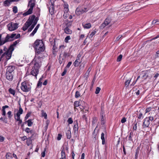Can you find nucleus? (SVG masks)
Segmentation results:
<instances>
[{
	"mask_svg": "<svg viewBox=\"0 0 159 159\" xmlns=\"http://www.w3.org/2000/svg\"><path fill=\"white\" fill-rule=\"evenodd\" d=\"M65 46L64 45H61L59 47V51H61V52L62 51V50L64 49L65 48Z\"/></svg>",
	"mask_w": 159,
	"mask_h": 159,
	"instance_id": "obj_52",
	"label": "nucleus"
},
{
	"mask_svg": "<svg viewBox=\"0 0 159 159\" xmlns=\"http://www.w3.org/2000/svg\"><path fill=\"white\" fill-rule=\"evenodd\" d=\"M70 39V36H68L66 37L65 39V41L66 43H68V41Z\"/></svg>",
	"mask_w": 159,
	"mask_h": 159,
	"instance_id": "obj_47",
	"label": "nucleus"
},
{
	"mask_svg": "<svg viewBox=\"0 0 159 159\" xmlns=\"http://www.w3.org/2000/svg\"><path fill=\"white\" fill-rule=\"evenodd\" d=\"M143 121V128H145L146 127H148L150 123V122L148 119V117H147L145 118Z\"/></svg>",
	"mask_w": 159,
	"mask_h": 159,
	"instance_id": "obj_11",
	"label": "nucleus"
},
{
	"mask_svg": "<svg viewBox=\"0 0 159 159\" xmlns=\"http://www.w3.org/2000/svg\"><path fill=\"white\" fill-rule=\"evenodd\" d=\"M35 18V16L34 15H32L30 16L29 18L22 27V30L24 31L26 30L31 25Z\"/></svg>",
	"mask_w": 159,
	"mask_h": 159,
	"instance_id": "obj_5",
	"label": "nucleus"
},
{
	"mask_svg": "<svg viewBox=\"0 0 159 159\" xmlns=\"http://www.w3.org/2000/svg\"><path fill=\"white\" fill-rule=\"evenodd\" d=\"M61 54L60 55L59 58V62L60 64L63 62H64V58H63L61 57Z\"/></svg>",
	"mask_w": 159,
	"mask_h": 159,
	"instance_id": "obj_36",
	"label": "nucleus"
},
{
	"mask_svg": "<svg viewBox=\"0 0 159 159\" xmlns=\"http://www.w3.org/2000/svg\"><path fill=\"white\" fill-rule=\"evenodd\" d=\"M83 27L86 29H88L90 28L91 27V25L90 23H87L85 24L84 25H83Z\"/></svg>",
	"mask_w": 159,
	"mask_h": 159,
	"instance_id": "obj_25",
	"label": "nucleus"
},
{
	"mask_svg": "<svg viewBox=\"0 0 159 159\" xmlns=\"http://www.w3.org/2000/svg\"><path fill=\"white\" fill-rule=\"evenodd\" d=\"M46 149L44 148L43 151L41 153V156L43 157H44L45 156V151Z\"/></svg>",
	"mask_w": 159,
	"mask_h": 159,
	"instance_id": "obj_53",
	"label": "nucleus"
},
{
	"mask_svg": "<svg viewBox=\"0 0 159 159\" xmlns=\"http://www.w3.org/2000/svg\"><path fill=\"white\" fill-rule=\"evenodd\" d=\"M148 70H146V71H145L144 73V74L142 76V78L144 79H146L147 78V77L148 76Z\"/></svg>",
	"mask_w": 159,
	"mask_h": 159,
	"instance_id": "obj_29",
	"label": "nucleus"
},
{
	"mask_svg": "<svg viewBox=\"0 0 159 159\" xmlns=\"http://www.w3.org/2000/svg\"><path fill=\"white\" fill-rule=\"evenodd\" d=\"M62 135L61 134H58L57 137V139L58 140H61Z\"/></svg>",
	"mask_w": 159,
	"mask_h": 159,
	"instance_id": "obj_56",
	"label": "nucleus"
},
{
	"mask_svg": "<svg viewBox=\"0 0 159 159\" xmlns=\"http://www.w3.org/2000/svg\"><path fill=\"white\" fill-rule=\"evenodd\" d=\"M18 24L16 23L11 22L7 25V27L9 30L12 31L16 30L18 28Z\"/></svg>",
	"mask_w": 159,
	"mask_h": 159,
	"instance_id": "obj_6",
	"label": "nucleus"
},
{
	"mask_svg": "<svg viewBox=\"0 0 159 159\" xmlns=\"http://www.w3.org/2000/svg\"><path fill=\"white\" fill-rule=\"evenodd\" d=\"M39 26L40 25L39 24L37 25L35 27V28L34 30L33 31V32L30 34V36H33L35 34L37 31V30L39 28Z\"/></svg>",
	"mask_w": 159,
	"mask_h": 159,
	"instance_id": "obj_18",
	"label": "nucleus"
},
{
	"mask_svg": "<svg viewBox=\"0 0 159 159\" xmlns=\"http://www.w3.org/2000/svg\"><path fill=\"white\" fill-rule=\"evenodd\" d=\"M82 118L83 120H84L86 122H87V118L85 115H83L82 116Z\"/></svg>",
	"mask_w": 159,
	"mask_h": 159,
	"instance_id": "obj_58",
	"label": "nucleus"
},
{
	"mask_svg": "<svg viewBox=\"0 0 159 159\" xmlns=\"http://www.w3.org/2000/svg\"><path fill=\"white\" fill-rule=\"evenodd\" d=\"M87 9L86 8L82 9L80 7H77L75 10V13L77 15L79 16L87 12Z\"/></svg>",
	"mask_w": 159,
	"mask_h": 159,
	"instance_id": "obj_7",
	"label": "nucleus"
},
{
	"mask_svg": "<svg viewBox=\"0 0 159 159\" xmlns=\"http://www.w3.org/2000/svg\"><path fill=\"white\" fill-rule=\"evenodd\" d=\"M111 19L110 17H107L105 19L104 22L102 24L100 27L101 29L103 28L106 26L108 25L111 22Z\"/></svg>",
	"mask_w": 159,
	"mask_h": 159,
	"instance_id": "obj_8",
	"label": "nucleus"
},
{
	"mask_svg": "<svg viewBox=\"0 0 159 159\" xmlns=\"http://www.w3.org/2000/svg\"><path fill=\"white\" fill-rule=\"evenodd\" d=\"M80 102L79 101H75L74 103V109H76V107L79 106H81V105L80 104Z\"/></svg>",
	"mask_w": 159,
	"mask_h": 159,
	"instance_id": "obj_24",
	"label": "nucleus"
},
{
	"mask_svg": "<svg viewBox=\"0 0 159 159\" xmlns=\"http://www.w3.org/2000/svg\"><path fill=\"white\" fill-rule=\"evenodd\" d=\"M67 122H68L69 124H72L73 122V121L72 120V118L71 117L69 118L67 120Z\"/></svg>",
	"mask_w": 159,
	"mask_h": 159,
	"instance_id": "obj_49",
	"label": "nucleus"
},
{
	"mask_svg": "<svg viewBox=\"0 0 159 159\" xmlns=\"http://www.w3.org/2000/svg\"><path fill=\"white\" fill-rule=\"evenodd\" d=\"M126 121V118L125 117H124L122 119L121 122L122 123H125Z\"/></svg>",
	"mask_w": 159,
	"mask_h": 159,
	"instance_id": "obj_55",
	"label": "nucleus"
},
{
	"mask_svg": "<svg viewBox=\"0 0 159 159\" xmlns=\"http://www.w3.org/2000/svg\"><path fill=\"white\" fill-rule=\"evenodd\" d=\"M66 135L67 139H70L71 137V133L70 130H68L66 133Z\"/></svg>",
	"mask_w": 159,
	"mask_h": 159,
	"instance_id": "obj_28",
	"label": "nucleus"
},
{
	"mask_svg": "<svg viewBox=\"0 0 159 159\" xmlns=\"http://www.w3.org/2000/svg\"><path fill=\"white\" fill-rule=\"evenodd\" d=\"M35 5V0H30L28 5V7L30 8L26 12L23 14L24 16L31 14L32 13L34 7Z\"/></svg>",
	"mask_w": 159,
	"mask_h": 159,
	"instance_id": "obj_3",
	"label": "nucleus"
},
{
	"mask_svg": "<svg viewBox=\"0 0 159 159\" xmlns=\"http://www.w3.org/2000/svg\"><path fill=\"white\" fill-rule=\"evenodd\" d=\"M80 64V62H79L78 60L76 59L74 63V65L75 66H78Z\"/></svg>",
	"mask_w": 159,
	"mask_h": 159,
	"instance_id": "obj_45",
	"label": "nucleus"
},
{
	"mask_svg": "<svg viewBox=\"0 0 159 159\" xmlns=\"http://www.w3.org/2000/svg\"><path fill=\"white\" fill-rule=\"evenodd\" d=\"M144 112L143 110H141L139 111V115L138 118L139 119H143V113Z\"/></svg>",
	"mask_w": 159,
	"mask_h": 159,
	"instance_id": "obj_19",
	"label": "nucleus"
},
{
	"mask_svg": "<svg viewBox=\"0 0 159 159\" xmlns=\"http://www.w3.org/2000/svg\"><path fill=\"white\" fill-rule=\"evenodd\" d=\"M16 35V34H12L10 36L7 34L5 37V39H7V42L13 41L14 39H12Z\"/></svg>",
	"mask_w": 159,
	"mask_h": 159,
	"instance_id": "obj_14",
	"label": "nucleus"
},
{
	"mask_svg": "<svg viewBox=\"0 0 159 159\" xmlns=\"http://www.w3.org/2000/svg\"><path fill=\"white\" fill-rule=\"evenodd\" d=\"M13 51H12V49H9V48H8V50L7 51L6 58L7 60H8L11 58Z\"/></svg>",
	"mask_w": 159,
	"mask_h": 159,
	"instance_id": "obj_13",
	"label": "nucleus"
},
{
	"mask_svg": "<svg viewBox=\"0 0 159 159\" xmlns=\"http://www.w3.org/2000/svg\"><path fill=\"white\" fill-rule=\"evenodd\" d=\"M68 22H67L66 24V27H70L72 23V21H69L68 20Z\"/></svg>",
	"mask_w": 159,
	"mask_h": 159,
	"instance_id": "obj_37",
	"label": "nucleus"
},
{
	"mask_svg": "<svg viewBox=\"0 0 159 159\" xmlns=\"http://www.w3.org/2000/svg\"><path fill=\"white\" fill-rule=\"evenodd\" d=\"M7 38L6 39H5L3 41H2L1 39V40H0V46L1 45H2L3 44L6 43L7 42Z\"/></svg>",
	"mask_w": 159,
	"mask_h": 159,
	"instance_id": "obj_39",
	"label": "nucleus"
},
{
	"mask_svg": "<svg viewBox=\"0 0 159 159\" xmlns=\"http://www.w3.org/2000/svg\"><path fill=\"white\" fill-rule=\"evenodd\" d=\"M63 55L66 58V57H69L70 55V54L65 52L63 53Z\"/></svg>",
	"mask_w": 159,
	"mask_h": 159,
	"instance_id": "obj_44",
	"label": "nucleus"
},
{
	"mask_svg": "<svg viewBox=\"0 0 159 159\" xmlns=\"http://www.w3.org/2000/svg\"><path fill=\"white\" fill-rule=\"evenodd\" d=\"M72 64V62L71 61H70L67 64V65L66 66V68H69L70 66V65H71Z\"/></svg>",
	"mask_w": 159,
	"mask_h": 159,
	"instance_id": "obj_61",
	"label": "nucleus"
},
{
	"mask_svg": "<svg viewBox=\"0 0 159 159\" xmlns=\"http://www.w3.org/2000/svg\"><path fill=\"white\" fill-rule=\"evenodd\" d=\"M95 33H96L95 31H93L92 32H91V33L89 35V36L91 37H92L95 34Z\"/></svg>",
	"mask_w": 159,
	"mask_h": 159,
	"instance_id": "obj_60",
	"label": "nucleus"
},
{
	"mask_svg": "<svg viewBox=\"0 0 159 159\" xmlns=\"http://www.w3.org/2000/svg\"><path fill=\"white\" fill-rule=\"evenodd\" d=\"M101 124L104 125L105 123V118L104 117L103 114H101Z\"/></svg>",
	"mask_w": 159,
	"mask_h": 159,
	"instance_id": "obj_33",
	"label": "nucleus"
},
{
	"mask_svg": "<svg viewBox=\"0 0 159 159\" xmlns=\"http://www.w3.org/2000/svg\"><path fill=\"white\" fill-rule=\"evenodd\" d=\"M20 115L19 114H16V117L15 115V120H16L17 121L20 120Z\"/></svg>",
	"mask_w": 159,
	"mask_h": 159,
	"instance_id": "obj_43",
	"label": "nucleus"
},
{
	"mask_svg": "<svg viewBox=\"0 0 159 159\" xmlns=\"http://www.w3.org/2000/svg\"><path fill=\"white\" fill-rule=\"evenodd\" d=\"M61 157H62V159H66L65 150L64 148H63L61 151Z\"/></svg>",
	"mask_w": 159,
	"mask_h": 159,
	"instance_id": "obj_23",
	"label": "nucleus"
},
{
	"mask_svg": "<svg viewBox=\"0 0 159 159\" xmlns=\"http://www.w3.org/2000/svg\"><path fill=\"white\" fill-rule=\"evenodd\" d=\"M31 86L27 81H24L22 82L20 88L21 90L25 92H27L31 91Z\"/></svg>",
	"mask_w": 159,
	"mask_h": 159,
	"instance_id": "obj_4",
	"label": "nucleus"
},
{
	"mask_svg": "<svg viewBox=\"0 0 159 159\" xmlns=\"http://www.w3.org/2000/svg\"><path fill=\"white\" fill-rule=\"evenodd\" d=\"M8 91L11 94H12L13 96H15L16 93L15 90L10 88L8 89Z\"/></svg>",
	"mask_w": 159,
	"mask_h": 159,
	"instance_id": "obj_26",
	"label": "nucleus"
},
{
	"mask_svg": "<svg viewBox=\"0 0 159 159\" xmlns=\"http://www.w3.org/2000/svg\"><path fill=\"white\" fill-rule=\"evenodd\" d=\"M80 96V94L78 91H76L75 94V97L76 98H77Z\"/></svg>",
	"mask_w": 159,
	"mask_h": 159,
	"instance_id": "obj_40",
	"label": "nucleus"
},
{
	"mask_svg": "<svg viewBox=\"0 0 159 159\" xmlns=\"http://www.w3.org/2000/svg\"><path fill=\"white\" fill-rule=\"evenodd\" d=\"M7 114L8 115V118L10 119L12 116V115H11V111H9L7 112Z\"/></svg>",
	"mask_w": 159,
	"mask_h": 159,
	"instance_id": "obj_50",
	"label": "nucleus"
},
{
	"mask_svg": "<svg viewBox=\"0 0 159 159\" xmlns=\"http://www.w3.org/2000/svg\"><path fill=\"white\" fill-rule=\"evenodd\" d=\"M156 58H159V50L157 51L155 56Z\"/></svg>",
	"mask_w": 159,
	"mask_h": 159,
	"instance_id": "obj_64",
	"label": "nucleus"
},
{
	"mask_svg": "<svg viewBox=\"0 0 159 159\" xmlns=\"http://www.w3.org/2000/svg\"><path fill=\"white\" fill-rule=\"evenodd\" d=\"M151 109H152V108L151 107H150L147 108L145 110L146 111H145V113H146L147 112H149L150 111Z\"/></svg>",
	"mask_w": 159,
	"mask_h": 159,
	"instance_id": "obj_57",
	"label": "nucleus"
},
{
	"mask_svg": "<svg viewBox=\"0 0 159 159\" xmlns=\"http://www.w3.org/2000/svg\"><path fill=\"white\" fill-rule=\"evenodd\" d=\"M97 118L96 117H94L93 118V120L92 121L93 125L95 124L97 122Z\"/></svg>",
	"mask_w": 159,
	"mask_h": 159,
	"instance_id": "obj_34",
	"label": "nucleus"
},
{
	"mask_svg": "<svg viewBox=\"0 0 159 159\" xmlns=\"http://www.w3.org/2000/svg\"><path fill=\"white\" fill-rule=\"evenodd\" d=\"M42 116L44 117L45 119L47 118V115L46 113L43 112L42 113Z\"/></svg>",
	"mask_w": 159,
	"mask_h": 159,
	"instance_id": "obj_54",
	"label": "nucleus"
},
{
	"mask_svg": "<svg viewBox=\"0 0 159 159\" xmlns=\"http://www.w3.org/2000/svg\"><path fill=\"white\" fill-rule=\"evenodd\" d=\"M26 122H27L28 124L27 125L28 126L30 127L32 126L33 124V122L32 121L31 119H29L28 120H26Z\"/></svg>",
	"mask_w": 159,
	"mask_h": 159,
	"instance_id": "obj_31",
	"label": "nucleus"
},
{
	"mask_svg": "<svg viewBox=\"0 0 159 159\" xmlns=\"http://www.w3.org/2000/svg\"><path fill=\"white\" fill-rule=\"evenodd\" d=\"M33 135V134L30 137L28 138L27 139L26 143L27 145L28 146H30V144H31L32 143V138Z\"/></svg>",
	"mask_w": 159,
	"mask_h": 159,
	"instance_id": "obj_21",
	"label": "nucleus"
},
{
	"mask_svg": "<svg viewBox=\"0 0 159 159\" xmlns=\"http://www.w3.org/2000/svg\"><path fill=\"white\" fill-rule=\"evenodd\" d=\"M35 63L34 66L33 67L31 71L30 72V74L35 76L37 78V76L39 73V69L41 65L42 61L37 60H34Z\"/></svg>",
	"mask_w": 159,
	"mask_h": 159,
	"instance_id": "obj_2",
	"label": "nucleus"
},
{
	"mask_svg": "<svg viewBox=\"0 0 159 159\" xmlns=\"http://www.w3.org/2000/svg\"><path fill=\"white\" fill-rule=\"evenodd\" d=\"M15 66H8L7 70L6 72H10L12 73L15 69Z\"/></svg>",
	"mask_w": 159,
	"mask_h": 159,
	"instance_id": "obj_16",
	"label": "nucleus"
},
{
	"mask_svg": "<svg viewBox=\"0 0 159 159\" xmlns=\"http://www.w3.org/2000/svg\"><path fill=\"white\" fill-rule=\"evenodd\" d=\"M31 112H28L27 114L25 116V120H26L30 116V115H31Z\"/></svg>",
	"mask_w": 159,
	"mask_h": 159,
	"instance_id": "obj_48",
	"label": "nucleus"
},
{
	"mask_svg": "<svg viewBox=\"0 0 159 159\" xmlns=\"http://www.w3.org/2000/svg\"><path fill=\"white\" fill-rule=\"evenodd\" d=\"M123 56L121 54L120 55L117 57L116 61L117 62H119L122 59Z\"/></svg>",
	"mask_w": 159,
	"mask_h": 159,
	"instance_id": "obj_41",
	"label": "nucleus"
},
{
	"mask_svg": "<svg viewBox=\"0 0 159 159\" xmlns=\"http://www.w3.org/2000/svg\"><path fill=\"white\" fill-rule=\"evenodd\" d=\"M34 48L35 52L34 60H37L42 61V57H40L39 55L42 54L44 51L45 47L44 43L41 40L37 39L32 45Z\"/></svg>",
	"mask_w": 159,
	"mask_h": 159,
	"instance_id": "obj_1",
	"label": "nucleus"
},
{
	"mask_svg": "<svg viewBox=\"0 0 159 159\" xmlns=\"http://www.w3.org/2000/svg\"><path fill=\"white\" fill-rule=\"evenodd\" d=\"M74 123L75 125L73 127V130L74 133L75 134L77 133L78 130V123L77 121H74Z\"/></svg>",
	"mask_w": 159,
	"mask_h": 159,
	"instance_id": "obj_15",
	"label": "nucleus"
},
{
	"mask_svg": "<svg viewBox=\"0 0 159 159\" xmlns=\"http://www.w3.org/2000/svg\"><path fill=\"white\" fill-rule=\"evenodd\" d=\"M131 80V79H129L125 81V86L126 87H128V86H129V85L130 83Z\"/></svg>",
	"mask_w": 159,
	"mask_h": 159,
	"instance_id": "obj_32",
	"label": "nucleus"
},
{
	"mask_svg": "<svg viewBox=\"0 0 159 159\" xmlns=\"http://www.w3.org/2000/svg\"><path fill=\"white\" fill-rule=\"evenodd\" d=\"M137 123L134 124V125H133V128L134 130H136L137 129Z\"/></svg>",
	"mask_w": 159,
	"mask_h": 159,
	"instance_id": "obj_62",
	"label": "nucleus"
},
{
	"mask_svg": "<svg viewBox=\"0 0 159 159\" xmlns=\"http://www.w3.org/2000/svg\"><path fill=\"white\" fill-rule=\"evenodd\" d=\"M148 117V119L149 120V121L150 122V121H152L153 120V117L152 116H149Z\"/></svg>",
	"mask_w": 159,
	"mask_h": 159,
	"instance_id": "obj_63",
	"label": "nucleus"
},
{
	"mask_svg": "<svg viewBox=\"0 0 159 159\" xmlns=\"http://www.w3.org/2000/svg\"><path fill=\"white\" fill-rule=\"evenodd\" d=\"M42 82H40L38 81V83L37 84V86L38 87H41L42 86Z\"/></svg>",
	"mask_w": 159,
	"mask_h": 159,
	"instance_id": "obj_59",
	"label": "nucleus"
},
{
	"mask_svg": "<svg viewBox=\"0 0 159 159\" xmlns=\"http://www.w3.org/2000/svg\"><path fill=\"white\" fill-rule=\"evenodd\" d=\"M65 32L67 34H70L72 33V31L69 28V27H66L64 29Z\"/></svg>",
	"mask_w": 159,
	"mask_h": 159,
	"instance_id": "obj_22",
	"label": "nucleus"
},
{
	"mask_svg": "<svg viewBox=\"0 0 159 159\" xmlns=\"http://www.w3.org/2000/svg\"><path fill=\"white\" fill-rule=\"evenodd\" d=\"M12 10L14 13L16 14L17 12L18 9L16 6H14L12 8Z\"/></svg>",
	"mask_w": 159,
	"mask_h": 159,
	"instance_id": "obj_42",
	"label": "nucleus"
},
{
	"mask_svg": "<svg viewBox=\"0 0 159 159\" xmlns=\"http://www.w3.org/2000/svg\"><path fill=\"white\" fill-rule=\"evenodd\" d=\"M6 78L7 80L10 81H11L12 80L13 76L12 73L6 72Z\"/></svg>",
	"mask_w": 159,
	"mask_h": 159,
	"instance_id": "obj_12",
	"label": "nucleus"
},
{
	"mask_svg": "<svg viewBox=\"0 0 159 159\" xmlns=\"http://www.w3.org/2000/svg\"><path fill=\"white\" fill-rule=\"evenodd\" d=\"M39 20L38 17H36L34 19V20L33 23V24L31 25V27L28 29V32H31L32 30L34 28L35 26L36 25L38 21Z\"/></svg>",
	"mask_w": 159,
	"mask_h": 159,
	"instance_id": "obj_9",
	"label": "nucleus"
},
{
	"mask_svg": "<svg viewBox=\"0 0 159 159\" xmlns=\"http://www.w3.org/2000/svg\"><path fill=\"white\" fill-rule=\"evenodd\" d=\"M101 139L102 140V144H104L105 143V140L104 138V134L103 133H102L101 134Z\"/></svg>",
	"mask_w": 159,
	"mask_h": 159,
	"instance_id": "obj_30",
	"label": "nucleus"
},
{
	"mask_svg": "<svg viewBox=\"0 0 159 159\" xmlns=\"http://www.w3.org/2000/svg\"><path fill=\"white\" fill-rule=\"evenodd\" d=\"M66 72H67V70H66V68H65L64 69V71H63V72L62 73V74H61V75L62 76H64L66 74Z\"/></svg>",
	"mask_w": 159,
	"mask_h": 159,
	"instance_id": "obj_51",
	"label": "nucleus"
},
{
	"mask_svg": "<svg viewBox=\"0 0 159 159\" xmlns=\"http://www.w3.org/2000/svg\"><path fill=\"white\" fill-rule=\"evenodd\" d=\"M20 0H6L3 2V5L5 7H9L12 2H17Z\"/></svg>",
	"mask_w": 159,
	"mask_h": 159,
	"instance_id": "obj_10",
	"label": "nucleus"
},
{
	"mask_svg": "<svg viewBox=\"0 0 159 159\" xmlns=\"http://www.w3.org/2000/svg\"><path fill=\"white\" fill-rule=\"evenodd\" d=\"M6 157L7 159H12V156L11 153L10 152L7 153L6 155Z\"/></svg>",
	"mask_w": 159,
	"mask_h": 159,
	"instance_id": "obj_27",
	"label": "nucleus"
},
{
	"mask_svg": "<svg viewBox=\"0 0 159 159\" xmlns=\"http://www.w3.org/2000/svg\"><path fill=\"white\" fill-rule=\"evenodd\" d=\"M139 152V149H137L136 150L135 154V155L134 158L135 159H137L138 157V154Z\"/></svg>",
	"mask_w": 159,
	"mask_h": 159,
	"instance_id": "obj_38",
	"label": "nucleus"
},
{
	"mask_svg": "<svg viewBox=\"0 0 159 159\" xmlns=\"http://www.w3.org/2000/svg\"><path fill=\"white\" fill-rule=\"evenodd\" d=\"M54 3H53L52 2V5L50 7L49 9V11L51 15H52L54 14Z\"/></svg>",
	"mask_w": 159,
	"mask_h": 159,
	"instance_id": "obj_17",
	"label": "nucleus"
},
{
	"mask_svg": "<svg viewBox=\"0 0 159 159\" xmlns=\"http://www.w3.org/2000/svg\"><path fill=\"white\" fill-rule=\"evenodd\" d=\"M100 90H101V89L100 87H97L96 88V91L95 92V94H98L99 93Z\"/></svg>",
	"mask_w": 159,
	"mask_h": 159,
	"instance_id": "obj_46",
	"label": "nucleus"
},
{
	"mask_svg": "<svg viewBox=\"0 0 159 159\" xmlns=\"http://www.w3.org/2000/svg\"><path fill=\"white\" fill-rule=\"evenodd\" d=\"M23 111L22 109L21 108L20 106V105L19 110L17 112L16 114H19L20 115L21 114H22L23 113Z\"/></svg>",
	"mask_w": 159,
	"mask_h": 159,
	"instance_id": "obj_35",
	"label": "nucleus"
},
{
	"mask_svg": "<svg viewBox=\"0 0 159 159\" xmlns=\"http://www.w3.org/2000/svg\"><path fill=\"white\" fill-rule=\"evenodd\" d=\"M19 42V40H17L15 41L13 43V44L11 45L9 47V49H12V51H13L14 50V48L13 47L15 46Z\"/></svg>",
	"mask_w": 159,
	"mask_h": 159,
	"instance_id": "obj_20",
	"label": "nucleus"
}]
</instances>
